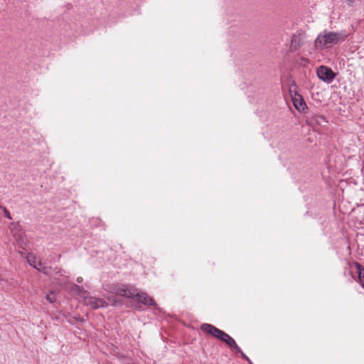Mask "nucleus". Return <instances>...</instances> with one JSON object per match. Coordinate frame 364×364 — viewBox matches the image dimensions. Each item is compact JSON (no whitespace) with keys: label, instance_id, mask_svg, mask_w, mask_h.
<instances>
[{"label":"nucleus","instance_id":"obj_1","mask_svg":"<svg viewBox=\"0 0 364 364\" xmlns=\"http://www.w3.org/2000/svg\"><path fill=\"white\" fill-rule=\"evenodd\" d=\"M346 34L344 33H336L324 31L318 34L314 41V46L316 48H329L333 45L344 41Z\"/></svg>","mask_w":364,"mask_h":364},{"label":"nucleus","instance_id":"obj_2","mask_svg":"<svg viewBox=\"0 0 364 364\" xmlns=\"http://www.w3.org/2000/svg\"><path fill=\"white\" fill-rule=\"evenodd\" d=\"M105 290L110 294H114L129 299L134 298L136 294V289L124 284H110L105 289Z\"/></svg>","mask_w":364,"mask_h":364},{"label":"nucleus","instance_id":"obj_3","mask_svg":"<svg viewBox=\"0 0 364 364\" xmlns=\"http://www.w3.org/2000/svg\"><path fill=\"white\" fill-rule=\"evenodd\" d=\"M200 329L205 333L213 336V337L220 340L222 342L226 338V336L228 335L223 331L216 328L215 326L208 324L203 323L200 326Z\"/></svg>","mask_w":364,"mask_h":364},{"label":"nucleus","instance_id":"obj_4","mask_svg":"<svg viewBox=\"0 0 364 364\" xmlns=\"http://www.w3.org/2000/svg\"><path fill=\"white\" fill-rule=\"evenodd\" d=\"M27 261L31 266L33 267L38 271L42 272L43 274L47 275H51L53 274L51 267H45L33 255H28L27 257Z\"/></svg>","mask_w":364,"mask_h":364},{"label":"nucleus","instance_id":"obj_5","mask_svg":"<svg viewBox=\"0 0 364 364\" xmlns=\"http://www.w3.org/2000/svg\"><path fill=\"white\" fill-rule=\"evenodd\" d=\"M316 74L318 77L326 82H331L335 77L333 70L326 66L321 65L317 68Z\"/></svg>","mask_w":364,"mask_h":364},{"label":"nucleus","instance_id":"obj_6","mask_svg":"<svg viewBox=\"0 0 364 364\" xmlns=\"http://www.w3.org/2000/svg\"><path fill=\"white\" fill-rule=\"evenodd\" d=\"M306 43V35L303 33H296L292 36L290 50L291 52L296 51L300 47Z\"/></svg>","mask_w":364,"mask_h":364},{"label":"nucleus","instance_id":"obj_7","mask_svg":"<svg viewBox=\"0 0 364 364\" xmlns=\"http://www.w3.org/2000/svg\"><path fill=\"white\" fill-rule=\"evenodd\" d=\"M84 303L85 305L90 306L93 309H97L100 307H106L108 306V304L105 300L94 296H85Z\"/></svg>","mask_w":364,"mask_h":364},{"label":"nucleus","instance_id":"obj_8","mask_svg":"<svg viewBox=\"0 0 364 364\" xmlns=\"http://www.w3.org/2000/svg\"><path fill=\"white\" fill-rule=\"evenodd\" d=\"M134 298H135L136 301H140L144 305H150L154 306H156L155 301L151 297H150L144 292H138L136 289Z\"/></svg>","mask_w":364,"mask_h":364},{"label":"nucleus","instance_id":"obj_9","mask_svg":"<svg viewBox=\"0 0 364 364\" xmlns=\"http://www.w3.org/2000/svg\"><path fill=\"white\" fill-rule=\"evenodd\" d=\"M292 102L295 108L299 112H304L307 109L306 102L303 97L299 94H295V95L292 97Z\"/></svg>","mask_w":364,"mask_h":364},{"label":"nucleus","instance_id":"obj_10","mask_svg":"<svg viewBox=\"0 0 364 364\" xmlns=\"http://www.w3.org/2000/svg\"><path fill=\"white\" fill-rule=\"evenodd\" d=\"M306 122L309 124H321L326 122V119L321 115L315 114V115H312L311 117L307 116L306 117Z\"/></svg>","mask_w":364,"mask_h":364},{"label":"nucleus","instance_id":"obj_11","mask_svg":"<svg viewBox=\"0 0 364 364\" xmlns=\"http://www.w3.org/2000/svg\"><path fill=\"white\" fill-rule=\"evenodd\" d=\"M354 266L355 268L356 274L358 276L359 282L364 288V268L358 262H355Z\"/></svg>","mask_w":364,"mask_h":364},{"label":"nucleus","instance_id":"obj_12","mask_svg":"<svg viewBox=\"0 0 364 364\" xmlns=\"http://www.w3.org/2000/svg\"><path fill=\"white\" fill-rule=\"evenodd\" d=\"M223 343L227 344L231 349L235 350L236 352H241V349L238 347L235 340L230 335L226 336V338Z\"/></svg>","mask_w":364,"mask_h":364},{"label":"nucleus","instance_id":"obj_13","mask_svg":"<svg viewBox=\"0 0 364 364\" xmlns=\"http://www.w3.org/2000/svg\"><path fill=\"white\" fill-rule=\"evenodd\" d=\"M11 233L14 237L15 240L19 242H23V232L20 230V228L17 226H15L11 229Z\"/></svg>","mask_w":364,"mask_h":364},{"label":"nucleus","instance_id":"obj_14","mask_svg":"<svg viewBox=\"0 0 364 364\" xmlns=\"http://www.w3.org/2000/svg\"><path fill=\"white\" fill-rule=\"evenodd\" d=\"M46 299L50 302V303H53L55 301V295L53 294V293H51L50 294H47L46 295Z\"/></svg>","mask_w":364,"mask_h":364},{"label":"nucleus","instance_id":"obj_15","mask_svg":"<svg viewBox=\"0 0 364 364\" xmlns=\"http://www.w3.org/2000/svg\"><path fill=\"white\" fill-rule=\"evenodd\" d=\"M73 289L75 290V291H80V292H81V291L84 292L80 286L76 285V284L73 287Z\"/></svg>","mask_w":364,"mask_h":364},{"label":"nucleus","instance_id":"obj_16","mask_svg":"<svg viewBox=\"0 0 364 364\" xmlns=\"http://www.w3.org/2000/svg\"><path fill=\"white\" fill-rule=\"evenodd\" d=\"M107 299L109 301H110L112 302V305H115L116 299L114 297H108Z\"/></svg>","mask_w":364,"mask_h":364},{"label":"nucleus","instance_id":"obj_17","mask_svg":"<svg viewBox=\"0 0 364 364\" xmlns=\"http://www.w3.org/2000/svg\"><path fill=\"white\" fill-rule=\"evenodd\" d=\"M239 353L241 354V355L243 358H245L247 360H249L248 357L242 350H241V352H239Z\"/></svg>","mask_w":364,"mask_h":364},{"label":"nucleus","instance_id":"obj_18","mask_svg":"<svg viewBox=\"0 0 364 364\" xmlns=\"http://www.w3.org/2000/svg\"><path fill=\"white\" fill-rule=\"evenodd\" d=\"M82 280H83V279H82V277H77V282L78 283H81V282H82Z\"/></svg>","mask_w":364,"mask_h":364},{"label":"nucleus","instance_id":"obj_19","mask_svg":"<svg viewBox=\"0 0 364 364\" xmlns=\"http://www.w3.org/2000/svg\"><path fill=\"white\" fill-rule=\"evenodd\" d=\"M6 216L9 218V219H11V215L10 213L6 210Z\"/></svg>","mask_w":364,"mask_h":364}]
</instances>
